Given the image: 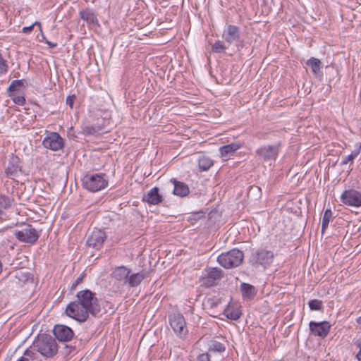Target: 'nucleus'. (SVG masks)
<instances>
[{"instance_id":"bb28decb","label":"nucleus","mask_w":361,"mask_h":361,"mask_svg":"<svg viewBox=\"0 0 361 361\" xmlns=\"http://www.w3.org/2000/svg\"><path fill=\"white\" fill-rule=\"evenodd\" d=\"M240 290L243 298L252 299L256 295V290L255 287L249 283H243L240 285Z\"/></svg>"},{"instance_id":"2eb2a0df","label":"nucleus","mask_w":361,"mask_h":361,"mask_svg":"<svg viewBox=\"0 0 361 361\" xmlns=\"http://www.w3.org/2000/svg\"><path fill=\"white\" fill-rule=\"evenodd\" d=\"M241 37L240 27L231 24H226L222 32V38L228 45H231L240 40Z\"/></svg>"},{"instance_id":"4c0bfd02","label":"nucleus","mask_w":361,"mask_h":361,"mask_svg":"<svg viewBox=\"0 0 361 361\" xmlns=\"http://www.w3.org/2000/svg\"><path fill=\"white\" fill-rule=\"evenodd\" d=\"M8 66L7 61L3 58L2 54L0 53V73L5 74L8 72Z\"/></svg>"},{"instance_id":"f8f14e48","label":"nucleus","mask_w":361,"mask_h":361,"mask_svg":"<svg viewBox=\"0 0 361 361\" xmlns=\"http://www.w3.org/2000/svg\"><path fill=\"white\" fill-rule=\"evenodd\" d=\"M106 238V235L103 230L94 228L87 235L86 245L98 250L102 247Z\"/></svg>"},{"instance_id":"a19ab883","label":"nucleus","mask_w":361,"mask_h":361,"mask_svg":"<svg viewBox=\"0 0 361 361\" xmlns=\"http://www.w3.org/2000/svg\"><path fill=\"white\" fill-rule=\"evenodd\" d=\"M85 274L82 273L80 276L77 278V279L71 284V291H73L75 290L76 287L82 282L83 279L85 277Z\"/></svg>"},{"instance_id":"2f4dec72","label":"nucleus","mask_w":361,"mask_h":361,"mask_svg":"<svg viewBox=\"0 0 361 361\" xmlns=\"http://www.w3.org/2000/svg\"><path fill=\"white\" fill-rule=\"evenodd\" d=\"M13 200L4 195H0V215L4 214V211L10 208Z\"/></svg>"},{"instance_id":"1a4fd4ad","label":"nucleus","mask_w":361,"mask_h":361,"mask_svg":"<svg viewBox=\"0 0 361 361\" xmlns=\"http://www.w3.org/2000/svg\"><path fill=\"white\" fill-rule=\"evenodd\" d=\"M13 235L22 243L34 245L39 239V235L31 224H25L21 229L15 230Z\"/></svg>"},{"instance_id":"c03bdc74","label":"nucleus","mask_w":361,"mask_h":361,"mask_svg":"<svg viewBox=\"0 0 361 361\" xmlns=\"http://www.w3.org/2000/svg\"><path fill=\"white\" fill-rule=\"evenodd\" d=\"M35 25H38L39 27L41 26L40 23H38V22H35V23H33L32 25H30V26H27V27H24L23 28V32L24 33H29L32 30H33V27Z\"/></svg>"},{"instance_id":"ddd939ff","label":"nucleus","mask_w":361,"mask_h":361,"mask_svg":"<svg viewBox=\"0 0 361 361\" xmlns=\"http://www.w3.org/2000/svg\"><path fill=\"white\" fill-rule=\"evenodd\" d=\"M205 274L202 276V284L206 287L216 285L217 282L224 276L223 271L218 267H209L204 270Z\"/></svg>"},{"instance_id":"58836bf2","label":"nucleus","mask_w":361,"mask_h":361,"mask_svg":"<svg viewBox=\"0 0 361 361\" xmlns=\"http://www.w3.org/2000/svg\"><path fill=\"white\" fill-rule=\"evenodd\" d=\"M353 345L358 349V352L355 355V358L357 361H361V338L354 339Z\"/></svg>"},{"instance_id":"f257e3e1","label":"nucleus","mask_w":361,"mask_h":361,"mask_svg":"<svg viewBox=\"0 0 361 361\" xmlns=\"http://www.w3.org/2000/svg\"><path fill=\"white\" fill-rule=\"evenodd\" d=\"M102 307L100 301L94 292L84 289L77 293L75 300L68 304L66 314L75 321L83 323L87 320L90 314L97 317Z\"/></svg>"},{"instance_id":"c756f323","label":"nucleus","mask_w":361,"mask_h":361,"mask_svg":"<svg viewBox=\"0 0 361 361\" xmlns=\"http://www.w3.org/2000/svg\"><path fill=\"white\" fill-rule=\"evenodd\" d=\"M17 361H42L36 352L31 349H27L22 357Z\"/></svg>"},{"instance_id":"49530a36","label":"nucleus","mask_w":361,"mask_h":361,"mask_svg":"<svg viewBox=\"0 0 361 361\" xmlns=\"http://www.w3.org/2000/svg\"><path fill=\"white\" fill-rule=\"evenodd\" d=\"M208 313L209 314L210 316L213 317H216L217 315L216 314L217 312L216 311L214 310L213 311H208Z\"/></svg>"},{"instance_id":"b1692460","label":"nucleus","mask_w":361,"mask_h":361,"mask_svg":"<svg viewBox=\"0 0 361 361\" xmlns=\"http://www.w3.org/2000/svg\"><path fill=\"white\" fill-rule=\"evenodd\" d=\"M104 131V126L99 123L85 126L82 128V133L87 135H98L103 133Z\"/></svg>"},{"instance_id":"4468645a","label":"nucleus","mask_w":361,"mask_h":361,"mask_svg":"<svg viewBox=\"0 0 361 361\" xmlns=\"http://www.w3.org/2000/svg\"><path fill=\"white\" fill-rule=\"evenodd\" d=\"M20 160L18 157L11 154L8 159V164L5 167L6 176L14 180L21 172Z\"/></svg>"},{"instance_id":"7c9ffc66","label":"nucleus","mask_w":361,"mask_h":361,"mask_svg":"<svg viewBox=\"0 0 361 361\" xmlns=\"http://www.w3.org/2000/svg\"><path fill=\"white\" fill-rule=\"evenodd\" d=\"M333 212L331 209H326L324 212L322 221V233L327 229L329 222L332 221Z\"/></svg>"},{"instance_id":"e433bc0d","label":"nucleus","mask_w":361,"mask_h":361,"mask_svg":"<svg viewBox=\"0 0 361 361\" xmlns=\"http://www.w3.org/2000/svg\"><path fill=\"white\" fill-rule=\"evenodd\" d=\"M309 307L312 311H321L323 309V302L320 300L313 299L308 302Z\"/></svg>"},{"instance_id":"7ed1b4c3","label":"nucleus","mask_w":361,"mask_h":361,"mask_svg":"<svg viewBox=\"0 0 361 361\" xmlns=\"http://www.w3.org/2000/svg\"><path fill=\"white\" fill-rule=\"evenodd\" d=\"M29 349L40 353L46 358H51L57 354L58 344L53 336L42 334L35 338Z\"/></svg>"},{"instance_id":"a18cd8bd","label":"nucleus","mask_w":361,"mask_h":361,"mask_svg":"<svg viewBox=\"0 0 361 361\" xmlns=\"http://www.w3.org/2000/svg\"><path fill=\"white\" fill-rule=\"evenodd\" d=\"M44 42L50 48H55L57 46V43L56 42H50V41H49L47 39H45Z\"/></svg>"},{"instance_id":"09e8293b","label":"nucleus","mask_w":361,"mask_h":361,"mask_svg":"<svg viewBox=\"0 0 361 361\" xmlns=\"http://www.w3.org/2000/svg\"><path fill=\"white\" fill-rule=\"evenodd\" d=\"M195 215H199L198 218H200V216H202L203 215V212L197 213Z\"/></svg>"},{"instance_id":"c9c22d12","label":"nucleus","mask_w":361,"mask_h":361,"mask_svg":"<svg viewBox=\"0 0 361 361\" xmlns=\"http://www.w3.org/2000/svg\"><path fill=\"white\" fill-rule=\"evenodd\" d=\"M307 64L311 67L312 72L315 74L320 70L321 61L318 59L312 57L307 61Z\"/></svg>"},{"instance_id":"9b49d317","label":"nucleus","mask_w":361,"mask_h":361,"mask_svg":"<svg viewBox=\"0 0 361 361\" xmlns=\"http://www.w3.org/2000/svg\"><path fill=\"white\" fill-rule=\"evenodd\" d=\"M341 202L348 207H361V190L353 188L344 190L341 195Z\"/></svg>"},{"instance_id":"37998d69","label":"nucleus","mask_w":361,"mask_h":361,"mask_svg":"<svg viewBox=\"0 0 361 361\" xmlns=\"http://www.w3.org/2000/svg\"><path fill=\"white\" fill-rule=\"evenodd\" d=\"M197 361H210V355L208 353L199 355L197 357Z\"/></svg>"},{"instance_id":"72a5a7b5","label":"nucleus","mask_w":361,"mask_h":361,"mask_svg":"<svg viewBox=\"0 0 361 361\" xmlns=\"http://www.w3.org/2000/svg\"><path fill=\"white\" fill-rule=\"evenodd\" d=\"M220 299H217L215 298H210L207 299L204 306L208 311H213L214 309L217 307V306L220 304Z\"/></svg>"},{"instance_id":"412c9836","label":"nucleus","mask_w":361,"mask_h":361,"mask_svg":"<svg viewBox=\"0 0 361 361\" xmlns=\"http://www.w3.org/2000/svg\"><path fill=\"white\" fill-rule=\"evenodd\" d=\"M147 276V272L141 271L137 273H131L128 276L127 284L130 288L137 287Z\"/></svg>"},{"instance_id":"0eeeda50","label":"nucleus","mask_w":361,"mask_h":361,"mask_svg":"<svg viewBox=\"0 0 361 361\" xmlns=\"http://www.w3.org/2000/svg\"><path fill=\"white\" fill-rule=\"evenodd\" d=\"M27 86L25 79L13 80L7 89V94L16 104L24 106L26 99L23 92Z\"/></svg>"},{"instance_id":"f704fd0d","label":"nucleus","mask_w":361,"mask_h":361,"mask_svg":"<svg viewBox=\"0 0 361 361\" xmlns=\"http://www.w3.org/2000/svg\"><path fill=\"white\" fill-rule=\"evenodd\" d=\"M360 149H361V144H360V146L357 149L352 151L349 155L343 157L341 164L345 165V164H347L350 161H353L360 154Z\"/></svg>"},{"instance_id":"ea45409f","label":"nucleus","mask_w":361,"mask_h":361,"mask_svg":"<svg viewBox=\"0 0 361 361\" xmlns=\"http://www.w3.org/2000/svg\"><path fill=\"white\" fill-rule=\"evenodd\" d=\"M235 44V47L238 51H241V50L244 48L247 47V42L245 41L243 39L240 38L239 41L234 43Z\"/></svg>"},{"instance_id":"4be33fe9","label":"nucleus","mask_w":361,"mask_h":361,"mask_svg":"<svg viewBox=\"0 0 361 361\" xmlns=\"http://www.w3.org/2000/svg\"><path fill=\"white\" fill-rule=\"evenodd\" d=\"M79 16L81 19L89 25H96L99 26V22L95 13L90 8H85L80 11Z\"/></svg>"},{"instance_id":"a211bd4d","label":"nucleus","mask_w":361,"mask_h":361,"mask_svg":"<svg viewBox=\"0 0 361 361\" xmlns=\"http://www.w3.org/2000/svg\"><path fill=\"white\" fill-rule=\"evenodd\" d=\"M130 272L131 269L126 266H118L113 269L111 276L114 279L126 285Z\"/></svg>"},{"instance_id":"dca6fc26","label":"nucleus","mask_w":361,"mask_h":361,"mask_svg":"<svg viewBox=\"0 0 361 361\" xmlns=\"http://www.w3.org/2000/svg\"><path fill=\"white\" fill-rule=\"evenodd\" d=\"M309 327L312 335L324 338L329 334L331 325L327 321L320 322L311 321L309 323Z\"/></svg>"},{"instance_id":"20e7f679","label":"nucleus","mask_w":361,"mask_h":361,"mask_svg":"<svg viewBox=\"0 0 361 361\" xmlns=\"http://www.w3.org/2000/svg\"><path fill=\"white\" fill-rule=\"evenodd\" d=\"M274 254L271 250L264 248L252 250L248 259V263L255 268L267 269L273 262Z\"/></svg>"},{"instance_id":"393cba45","label":"nucleus","mask_w":361,"mask_h":361,"mask_svg":"<svg viewBox=\"0 0 361 361\" xmlns=\"http://www.w3.org/2000/svg\"><path fill=\"white\" fill-rule=\"evenodd\" d=\"M223 314L229 319L238 320L242 315V312L238 307L234 308L228 305L226 308L224 309Z\"/></svg>"},{"instance_id":"6ab92c4d","label":"nucleus","mask_w":361,"mask_h":361,"mask_svg":"<svg viewBox=\"0 0 361 361\" xmlns=\"http://www.w3.org/2000/svg\"><path fill=\"white\" fill-rule=\"evenodd\" d=\"M159 191V189L157 187L152 188L142 197V202H147L150 205H158L161 203L164 199Z\"/></svg>"},{"instance_id":"473e14b6","label":"nucleus","mask_w":361,"mask_h":361,"mask_svg":"<svg viewBox=\"0 0 361 361\" xmlns=\"http://www.w3.org/2000/svg\"><path fill=\"white\" fill-rule=\"evenodd\" d=\"M225 43V41H216L212 47V51L216 54L225 53L226 50L228 49V46H226Z\"/></svg>"},{"instance_id":"aec40b11","label":"nucleus","mask_w":361,"mask_h":361,"mask_svg":"<svg viewBox=\"0 0 361 361\" xmlns=\"http://www.w3.org/2000/svg\"><path fill=\"white\" fill-rule=\"evenodd\" d=\"M243 147V143L240 142H232L228 145L221 146L219 148L221 157L226 160L230 159L231 156L239 149Z\"/></svg>"},{"instance_id":"6e6552de","label":"nucleus","mask_w":361,"mask_h":361,"mask_svg":"<svg viewBox=\"0 0 361 361\" xmlns=\"http://www.w3.org/2000/svg\"><path fill=\"white\" fill-rule=\"evenodd\" d=\"M169 322L174 333L180 338H185L188 334L185 319L180 312H173L169 315Z\"/></svg>"},{"instance_id":"423d86ee","label":"nucleus","mask_w":361,"mask_h":361,"mask_svg":"<svg viewBox=\"0 0 361 361\" xmlns=\"http://www.w3.org/2000/svg\"><path fill=\"white\" fill-rule=\"evenodd\" d=\"M243 252L233 248L228 252H223L217 257L219 264L225 269H233L239 267L243 262Z\"/></svg>"},{"instance_id":"79ce46f5","label":"nucleus","mask_w":361,"mask_h":361,"mask_svg":"<svg viewBox=\"0 0 361 361\" xmlns=\"http://www.w3.org/2000/svg\"><path fill=\"white\" fill-rule=\"evenodd\" d=\"M75 99L76 97L74 94L68 96L66 99V104L68 105L70 108L73 109Z\"/></svg>"},{"instance_id":"de8ad7c7","label":"nucleus","mask_w":361,"mask_h":361,"mask_svg":"<svg viewBox=\"0 0 361 361\" xmlns=\"http://www.w3.org/2000/svg\"><path fill=\"white\" fill-rule=\"evenodd\" d=\"M356 322H357L358 324L361 325V316H360V317H357V318L356 319Z\"/></svg>"},{"instance_id":"39448f33","label":"nucleus","mask_w":361,"mask_h":361,"mask_svg":"<svg viewBox=\"0 0 361 361\" xmlns=\"http://www.w3.org/2000/svg\"><path fill=\"white\" fill-rule=\"evenodd\" d=\"M106 176V174L104 173H88L81 179L82 186L83 188L92 192L102 190L108 185V180Z\"/></svg>"},{"instance_id":"c85d7f7f","label":"nucleus","mask_w":361,"mask_h":361,"mask_svg":"<svg viewBox=\"0 0 361 361\" xmlns=\"http://www.w3.org/2000/svg\"><path fill=\"white\" fill-rule=\"evenodd\" d=\"M82 348V342L81 339L75 338L73 345H66L63 353L68 355L71 353L78 352Z\"/></svg>"},{"instance_id":"cd10ccee","label":"nucleus","mask_w":361,"mask_h":361,"mask_svg":"<svg viewBox=\"0 0 361 361\" xmlns=\"http://www.w3.org/2000/svg\"><path fill=\"white\" fill-rule=\"evenodd\" d=\"M226 350V345L216 340H211L208 342V351L209 353H222Z\"/></svg>"},{"instance_id":"9d476101","label":"nucleus","mask_w":361,"mask_h":361,"mask_svg":"<svg viewBox=\"0 0 361 361\" xmlns=\"http://www.w3.org/2000/svg\"><path fill=\"white\" fill-rule=\"evenodd\" d=\"M42 144L46 149L58 151L63 148L64 140L57 132L47 131Z\"/></svg>"},{"instance_id":"5701e85b","label":"nucleus","mask_w":361,"mask_h":361,"mask_svg":"<svg viewBox=\"0 0 361 361\" xmlns=\"http://www.w3.org/2000/svg\"><path fill=\"white\" fill-rule=\"evenodd\" d=\"M171 182L173 183L174 185L173 193L175 195L183 197L187 196L189 194L190 189L186 183L181 181H178L175 178L171 179Z\"/></svg>"},{"instance_id":"f3484780","label":"nucleus","mask_w":361,"mask_h":361,"mask_svg":"<svg viewBox=\"0 0 361 361\" xmlns=\"http://www.w3.org/2000/svg\"><path fill=\"white\" fill-rule=\"evenodd\" d=\"M53 333L55 339L61 342H68L74 338V332L71 328L66 325L56 324L54 327Z\"/></svg>"},{"instance_id":"a878e982","label":"nucleus","mask_w":361,"mask_h":361,"mask_svg":"<svg viewBox=\"0 0 361 361\" xmlns=\"http://www.w3.org/2000/svg\"><path fill=\"white\" fill-rule=\"evenodd\" d=\"M214 165V161L206 155L200 156L198 167L200 171H208Z\"/></svg>"},{"instance_id":"f03ea898","label":"nucleus","mask_w":361,"mask_h":361,"mask_svg":"<svg viewBox=\"0 0 361 361\" xmlns=\"http://www.w3.org/2000/svg\"><path fill=\"white\" fill-rule=\"evenodd\" d=\"M255 137L259 140H273L272 144L263 145L255 150L257 161L271 166L278 159L283 147L284 139L279 132H258Z\"/></svg>"}]
</instances>
